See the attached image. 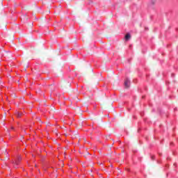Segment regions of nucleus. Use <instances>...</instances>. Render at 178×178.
Listing matches in <instances>:
<instances>
[{
    "mask_svg": "<svg viewBox=\"0 0 178 178\" xmlns=\"http://www.w3.org/2000/svg\"><path fill=\"white\" fill-rule=\"evenodd\" d=\"M61 87L63 88H68V87H70V83L67 81H64L62 83Z\"/></svg>",
    "mask_w": 178,
    "mask_h": 178,
    "instance_id": "nucleus-1",
    "label": "nucleus"
},
{
    "mask_svg": "<svg viewBox=\"0 0 178 178\" xmlns=\"http://www.w3.org/2000/svg\"><path fill=\"white\" fill-rule=\"evenodd\" d=\"M20 161H22V158L18 157V159L17 160L13 161V163L14 164V166H16V165H19V163H20Z\"/></svg>",
    "mask_w": 178,
    "mask_h": 178,
    "instance_id": "nucleus-2",
    "label": "nucleus"
},
{
    "mask_svg": "<svg viewBox=\"0 0 178 178\" xmlns=\"http://www.w3.org/2000/svg\"><path fill=\"white\" fill-rule=\"evenodd\" d=\"M124 87H125V88H129V87H130V81L129 80V79H126L125 81H124Z\"/></svg>",
    "mask_w": 178,
    "mask_h": 178,
    "instance_id": "nucleus-3",
    "label": "nucleus"
},
{
    "mask_svg": "<svg viewBox=\"0 0 178 178\" xmlns=\"http://www.w3.org/2000/svg\"><path fill=\"white\" fill-rule=\"evenodd\" d=\"M131 38V35L130 33H127L124 37V40L126 42L129 41Z\"/></svg>",
    "mask_w": 178,
    "mask_h": 178,
    "instance_id": "nucleus-4",
    "label": "nucleus"
},
{
    "mask_svg": "<svg viewBox=\"0 0 178 178\" xmlns=\"http://www.w3.org/2000/svg\"><path fill=\"white\" fill-rule=\"evenodd\" d=\"M17 118H21L22 117V113H19V111H17L16 113H15Z\"/></svg>",
    "mask_w": 178,
    "mask_h": 178,
    "instance_id": "nucleus-5",
    "label": "nucleus"
},
{
    "mask_svg": "<svg viewBox=\"0 0 178 178\" xmlns=\"http://www.w3.org/2000/svg\"><path fill=\"white\" fill-rule=\"evenodd\" d=\"M11 129H13V127H11Z\"/></svg>",
    "mask_w": 178,
    "mask_h": 178,
    "instance_id": "nucleus-6",
    "label": "nucleus"
}]
</instances>
